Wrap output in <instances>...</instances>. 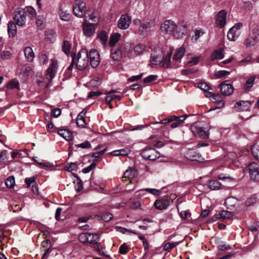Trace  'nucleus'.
<instances>
[{"label":"nucleus","instance_id":"b1692460","mask_svg":"<svg viewBox=\"0 0 259 259\" xmlns=\"http://www.w3.org/2000/svg\"><path fill=\"white\" fill-rule=\"evenodd\" d=\"M108 37V34L105 30H102L97 34L96 39L100 42L104 48L107 46Z\"/></svg>","mask_w":259,"mask_h":259},{"label":"nucleus","instance_id":"864d4df0","mask_svg":"<svg viewBox=\"0 0 259 259\" xmlns=\"http://www.w3.org/2000/svg\"><path fill=\"white\" fill-rule=\"evenodd\" d=\"M230 74V72L227 70H220L217 72L215 74V76L218 78H222Z\"/></svg>","mask_w":259,"mask_h":259},{"label":"nucleus","instance_id":"423d86ee","mask_svg":"<svg viewBox=\"0 0 259 259\" xmlns=\"http://www.w3.org/2000/svg\"><path fill=\"white\" fill-rule=\"evenodd\" d=\"M188 116L187 114H184L183 115L180 116H176L175 115L171 116L169 118H165L161 120L159 123L162 124H166L168 122H171L170 127L172 128L178 127L181 124ZM158 122L155 123H157Z\"/></svg>","mask_w":259,"mask_h":259},{"label":"nucleus","instance_id":"473e14b6","mask_svg":"<svg viewBox=\"0 0 259 259\" xmlns=\"http://www.w3.org/2000/svg\"><path fill=\"white\" fill-rule=\"evenodd\" d=\"M146 48L143 44H138L134 48V51L136 55H141Z\"/></svg>","mask_w":259,"mask_h":259},{"label":"nucleus","instance_id":"9d476101","mask_svg":"<svg viewBox=\"0 0 259 259\" xmlns=\"http://www.w3.org/2000/svg\"><path fill=\"white\" fill-rule=\"evenodd\" d=\"M227 12L224 10H221L217 14L215 18L216 26L220 28H224L226 24Z\"/></svg>","mask_w":259,"mask_h":259},{"label":"nucleus","instance_id":"774afa93","mask_svg":"<svg viewBox=\"0 0 259 259\" xmlns=\"http://www.w3.org/2000/svg\"><path fill=\"white\" fill-rule=\"evenodd\" d=\"M77 168V165L75 163H70L65 166V169L68 171H71L74 170Z\"/></svg>","mask_w":259,"mask_h":259},{"label":"nucleus","instance_id":"39448f33","mask_svg":"<svg viewBox=\"0 0 259 259\" xmlns=\"http://www.w3.org/2000/svg\"><path fill=\"white\" fill-rule=\"evenodd\" d=\"M258 42H259V26H255L250 31L244 44L246 47L249 48L254 46Z\"/></svg>","mask_w":259,"mask_h":259},{"label":"nucleus","instance_id":"4be33fe9","mask_svg":"<svg viewBox=\"0 0 259 259\" xmlns=\"http://www.w3.org/2000/svg\"><path fill=\"white\" fill-rule=\"evenodd\" d=\"M248 168L250 179L254 181L255 177L257 176L259 172V165L256 162H252L248 165Z\"/></svg>","mask_w":259,"mask_h":259},{"label":"nucleus","instance_id":"c03bdc74","mask_svg":"<svg viewBox=\"0 0 259 259\" xmlns=\"http://www.w3.org/2000/svg\"><path fill=\"white\" fill-rule=\"evenodd\" d=\"M62 50L66 54H68L70 51L71 44L67 40L64 41L62 45Z\"/></svg>","mask_w":259,"mask_h":259},{"label":"nucleus","instance_id":"f8f14e48","mask_svg":"<svg viewBox=\"0 0 259 259\" xmlns=\"http://www.w3.org/2000/svg\"><path fill=\"white\" fill-rule=\"evenodd\" d=\"M51 63L47 70L46 77L51 81L55 76L58 69V62L56 60L52 59Z\"/></svg>","mask_w":259,"mask_h":259},{"label":"nucleus","instance_id":"a19ab883","mask_svg":"<svg viewBox=\"0 0 259 259\" xmlns=\"http://www.w3.org/2000/svg\"><path fill=\"white\" fill-rule=\"evenodd\" d=\"M170 57H171V53H168L165 57L162 59V66L164 68H168L169 67L170 64Z\"/></svg>","mask_w":259,"mask_h":259},{"label":"nucleus","instance_id":"aec40b11","mask_svg":"<svg viewBox=\"0 0 259 259\" xmlns=\"http://www.w3.org/2000/svg\"><path fill=\"white\" fill-rule=\"evenodd\" d=\"M250 103L247 101H240L236 102L234 106L238 112L248 111L250 107Z\"/></svg>","mask_w":259,"mask_h":259},{"label":"nucleus","instance_id":"dca6fc26","mask_svg":"<svg viewBox=\"0 0 259 259\" xmlns=\"http://www.w3.org/2000/svg\"><path fill=\"white\" fill-rule=\"evenodd\" d=\"M210 100L213 103H217V105L208 109L207 111V112L213 111L215 109H221L224 106L225 102L220 94H214Z\"/></svg>","mask_w":259,"mask_h":259},{"label":"nucleus","instance_id":"49530a36","mask_svg":"<svg viewBox=\"0 0 259 259\" xmlns=\"http://www.w3.org/2000/svg\"><path fill=\"white\" fill-rule=\"evenodd\" d=\"M135 171L132 168L127 169L124 172L123 177L129 179H132L135 177Z\"/></svg>","mask_w":259,"mask_h":259},{"label":"nucleus","instance_id":"bf43d9fd","mask_svg":"<svg viewBox=\"0 0 259 259\" xmlns=\"http://www.w3.org/2000/svg\"><path fill=\"white\" fill-rule=\"evenodd\" d=\"M128 250V249L127 245L125 243H124L120 246L119 249V252L120 254H125L127 252Z\"/></svg>","mask_w":259,"mask_h":259},{"label":"nucleus","instance_id":"a878e982","mask_svg":"<svg viewBox=\"0 0 259 259\" xmlns=\"http://www.w3.org/2000/svg\"><path fill=\"white\" fill-rule=\"evenodd\" d=\"M224 51L223 49H219L214 50L211 55V60L213 61L214 60H221L224 57Z\"/></svg>","mask_w":259,"mask_h":259},{"label":"nucleus","instance_id":"4c0bfd02","mask_svg":"<svg viewBox=\"0 0 259 259\" xmlns=\"http://www.w3.org/2000/svg\"><path fill=\"white\" fill-rule=\"evenodd\" d=\"M56 32L54 29H50L46 32V38L51 42L55 40Z\"/></svg>","mask_w":259,"mask_h":259},{"label":"nucleus","instance_id":"09e8293b","mask_svg":"<svg viewBox=\"0 0 259 259\" xmlns=\"http://www.w3.org/2000/svg\"><path fill=\"white\" fill-rule=\"evenodd\" d=\"M115 229H116V230L117 231L121 232L123 234H125L126 232H128V233H132V234H134L135 235L137 234V233L136 232H135L134 231H132V230H128L126 228H123L121 227L116 226Z\"/></svg>","mask_w":259,"mask_h":259},{"label":"nucleus","instance_id":"1a4fd4ad","mask_svg":"<svg viewBox=\"0 0 259 259\" xmlns=\"http://www.w3.org/2000/svg\"><path fill=\"white\" fill-rule=\"evenodd\" d=\"M242 27V24L241 23H237L231 27L227 33L228 39L231 41L236 40L241 34Z\"/></svg>","mask_w":259,"mask_h":259},{"label":"nucleus","instance_id":"e2e57ef3","mask_svg":"<svg viewBox=\"0 0 259 259\" xmlns=\"http://www.w3.org/2000/svg\"><path fill=\"white\" fill-rule=\"evenodd\" d=\"M218 247L221 251L228 250L232 249L231 246L227 244H220Z\"/></svg>","mask_w":259,"mask_h":259},{"label":"nucleus","instance_id":"69168bd1","mask_svg":"<svg viewBox=\"0 0 259 259\" xmlns=\"http://www.w3.org/2000/svg\"><path fill=\"white\" fill-rule=\"evenodd\" d=\"M96 166V164L95 162H93L91 164H90L88 167L83 168L82 169V172L84 174L89 173L90 171H91L93 169L95 168Z\"/></svg>","mask_w":259,"mask_h":259},{"label":"nucleus","instance_id":"37998d69","mask_svg":"<svg viewBox=\"0 0 259 259\" xmlns=\"http://www.w3.org/2000/svg\"><path fill=\"white\" fill-rule=\"evenodd\" d=\"M101 83V79L100 78L97 77L95 79H92L89 83V85L92 88H97Z\"/></svg>","mask_w":259,"mask_h":259},{"label":"nucleus","instance_id":"8fccbe9b","mask_svg":"<svg viewBox=\"0 0 259 259\" xmlns=\"http://www.w3.org/2000/svg\"><path fill=\"white\" fill-rule=\"evenodd\" d=\"M12 54L8 51H4L1 54V58L3 60H8L11 58Z\"/></svg>","mask_w":259,"mask_h":259},{"label":"nucleus","instance_id":"9b49d317","mask_svg":"<svg viewBox=\"0 0 259 259\" xmlns=\"http://www.w3.org/2000/svg\"><path fill=\"white\" fill-rule=\"evenodd\" d=\"M163 53L160 48L155 49L151 55V63L152 65H157L162 62Z\"/></svg>","mask_w":259,"mask_h":259},{"label":"nucleus","instance_id":"cd10ccee","mask_svg":"<svg viewBox=\"0 0 259 259\" xmlns=\"http://www.w3.org/2000/svg\"><path fill=\"white\" fill-rule=\"evenodd\" d=\"M185 53V48H184L183 47H181V48L178 49L176 50L173 56V59L176 61L181 60V59L184 56Z\"/></svg>","mask_w":259,"mask_h":259},{"label":"nucleus","instance_id":"f704fd0d","mask_svg":"<svg viewBox=\"0 0 259 259\" xmlns=\"http://www.w3.org/2000/svg\"><path fill=\"white\" fill-rule=\"evenodd\" d=\"M76 124L78 127L81 128L84 127L86 125V122L82 114H78L76 117Z\"/></svg>","mask_w":259,"mask_h":259},{"label":"nucleus","instance_id":"4468645a","mask_svg":"<svg viewBox=\"0 0 259 259\" xmlns=\"http://www.w3.org/2000/svg\"><path fill=\"white\" fill-rule=\"evenodd\" d=\"M82 30L83 34L87 37H91L93 35L96 30V25L88 22L87 20L82 24Z\"/></svg>","mask_w":259,"mask_h":259},{"label":"nucleus","instance_id":"7c9ffc66","mask_svg":"<svg viewBox=\"0 0 259 259\" xmlns=\"http://www.w3.org/2000/svg\"><path fill=\"white\" fill-rule=\"evenodd\" d=\"M208 187L212 190H219L221 186V184L218 180H210L208 183Z\"/></svg>","mask_w":259,"mask_h":259},{"label":"nucleus","instance_id":"c756f323","mask_svg":"<svg viewBox=\"0 0 259 259\" xmlns=\"http://www.w3.org/2000/svg\"><path fill=\"white\" fill-rule=\"evenodd\" d=\"M121 36V34L118 33H115L112 34L110 37L109 40V45L110 47H114L117 42L119 41L120 38Z\"/></svg>","mask_w":259,"mask_h":259},{"label":"nucleus","instance_id":"72a5a7b5","mask_svg":"<svg viewBox=\"0 0 259 259\" xmlns=\"http://www.w3.org/2000/svg\"><path fill=\"white\" fill-rule=\"evenodd\" d=\"M218 215L221 219H231L233 214L231 212L227 210H221L218 212Z\"/></svg>","mask_w":259,"mask_h":259},{"label":"nucleus","instance_id":"4d7b16f0","mask_svg":"<svg viewBox=\"0 0 259 259\" xmlns=\"http://www.w3.org/2000/svg\"><path fill=\"white\" fill-rule=\"evenodd\" d=\"M198 87L204 92L208 91L211 89L210 87L205 82L199 83L198 84Z\"/></svg>","mask_w":259,"mask_h":259},{"label":"nucleus","instance_id":"338daca9","mask_svg":"<svg viewBox=\"0 0 259 259\" xmlns=\"http://www.w3.org/2000/svg\"><path fill=\"white\" fill-rule=\"evenodd\" d=\"M200 59V57H195L192 58V59L188 62V64L190 66L195 65L198 63Z\"/></svg>","mask_w":259,"mask_h":259},{"label":"nucleus","instance_id":"5701e85b","mask_svg":"<svg viewBox=\"0 0 259 259\" xmlns=\"http://www.w3.org/2000/svg\"><path fill=\"white\" fill-rule=\"evenodd\" d=\"M169 205V201L167 198H165L157 199L154 202L155 207L159 210L165 209Z\"/></svg>","mask_w":259,"mask_h":259},{"label":"nucleus","instance_id":"0e129e2a","mask_svg":"<svg viewBox=\"0 0 259 259\" xmlns=\"http://www.w3.org/2000/svg\"><path fill=\"white\" fill-rule=\"evenodd\" d=\"M218 178L221 180H228L230 182H233L234 181V179L230 176H227L224 174H221L219 175Z\"/></svg>","mask_w":259,"mask_h":259},{"label":"nucleus","instance_id":"a211bd4d","mask_svg":"<svg viewBox=\"0 0 259 259\" xmlns=\"http://www.w3.org/2000/svg\"><path fill=\"white\" fill-rule=\"evenodd\" d=\"M185 157L191 161H197L201 162L203 160V158H202L201 155L197 152L195 150L190 149L188 150L185 153Z\"/></svg>","mask_w":259,"mask_h":259},{"label":"nucleus","instance_id":"052dcab7","mask_svg":"<svg viewBox=\"0 0 259 259\" xmlns=\"http://www.w3.org/2000/svg\"><path fill=\"white\" fill-rule=\"evenodd\" d=\"M72 133L69 130L65 129L64 138L67 141H69L72 139Z\"/></svg>","mask_w":259,"mask_h":259},{"label":"nucleus","instance_id":"20e7f679","mask_svg":"<svg viewBox=\"0 0 259 259\" xmlns=\"http://www.w3.org/2000/svg\"><path fill=\"white\" fill-rule=\"evenodd\" d=\"M89 54L85 50L79 51L75 58L76 68L79 70H83L88 66Z\"/></svg>","mask_w":259,"mask_h":259},{"label":"nucleus","instance_id":"412c9836","mask_svg":"<svg viewBox=\"0 0 259 259\" xmlns=\"http://www.w3.org/2000/svg\"><path fill=\"white\" fill-rule=\"evenodd\" d=\"M221 93L225 96L231 95L234 92V88L231 84L225 83V82L220 85Z\"/></svg>","mask_w":259,"mask_h":259},{"label":"nucleus","instance_id":"13d9d810","mask_svg":"<svg viewBox=\"0 0 259 259\" xmlns=\"http://www.w3.org/2000/svg\"><path fill=\"white\" fill-rule=\"evenodd\" d=\"M158 76L156 75H150L145 77L143 81L145 83H150L152 81L155 80L157 79Z\"/></svg>","mask_w":259,"mask_h":259},{"label":"nucleus","instance_id":"bb28decb","mask_svg":"<svg viewBox=\"0 0 259 259\" xmlns=\"http://www.w3.org/2000/svg\"><path fill=\"white\" fill-rule=\"evenodd\" d=\"M24 53L26 60L32 62L34 58V54L31 47H27L24 49Z\"/></svg>","mask_w":259,"mask_h":259},{"label":"nucleus","instance_id":"c9c22d12","mask_svg":"<svg viewBox=\"0 0 259 259\" xmlns=\"http://www.w3.org/2000/svg\"><path fill=\"white\" fill-rule=\"evenodd\" d=\"M22 11L24 12V14L26 15H28L29 17L33 18L35 16L36 12L35 9L32 7H26Z\"/></svg>","mask_w":259,"mask_h":259},{"label":"nucleus","instance_id":"5fc2aeb1","mask_svg":"<svg viewBox=\"0 0 259 259\" xmlns=\"http://www.w3.org/2000/svg\"><path fill=\"white\" fill-rule=\"evenodd\" d=\"M145 191L150 193L155 196H159L161 194L160 190L152 188H146L144 190Z\"/></svg>","mask_w":259,"mask_h":259},{"label":"nucleus","instance_id":"f257e3e1","mask_svg":"<svg viewBox=\"0 0 259 259\" xmlns=\"http://www.w3.org/2000/svg\"><path fill=\"white\" fill-rule=\"evenodd\" d=\"M160 28L164 33L171 34L178 39L187 32V25L184 22H180L177 24L172 20H166L161 24Z\"/></svg>","mask_w":259,"mask_h":259},{"label":"nucleus","instance_id":"f3484780","mask_svg":"<svg viewBox=\"0 0 259 259\" xmlns=\"http://www.w3.org/2000/svg\"><path fill=\"white\" fill-rule=\"evenodd\" d=\"M88 243H89L91 244H92L94 246V248L99 252V253L101 254L102 252V251L99 248V244L98 243V240H99V235L96 233L91 234L88 233Z\"/></svg>","mask_w":259,"mask_h":259},{"label":"nucleus","instance_id":"7ed1b4c3","mask_svg":"<svg viewBox=\"0 0 259 259\" xmlns=\"http://www.w3.org/2000/svg\"><path fill=\"white\" fill-rule=\"evenodd\" d=\"M133 25L136 33L141 35H147L150 30V28L155 26V22L153 20L142 22L138 18L133 20Z\"/></svg>","mask_w":259,"mask_h":259},{"label":"nucleus","instance_id":"2f4dec72","mask_svg":"<svg viewBox=\"0 0 259 259\" xmlns=\"http://www.w3.org/2000/svg\"><path fill=\"white\" fill-rule=\"evenodd\" d=\"M59 15L60 18L64 21H69L71 18V15L67 11H63L62 9L60 8L59 11Z\"/></svg>","mask_w":259,"mask_h":259},{"label":"nucleus","instance_id":"de8ad7c7","mask_svg":"<svg viewBox=\"0 0 259 259\" xmlns=\"http://www.w3.org/2000/svg\"><path fill=\"white\" fill-rule=\"evenodd\" d=\"M15 179L14 177H9L5 180V184L8 188H12L15 185Z\"/></svg>","mask_w":259,"mask_h":259},{"label":"nucleus","instance_id":"f03ea898","mask_svg":"<svg viewBox=\"0 0 259 259\" xmlns=\"http://www.w3.org/2000/svg\"><path fill=\"white\" fill-rule=\"evenodd\" d=\"M210 126L205 121L196 122L192 124L190 130L192 133L195 136L202 139H206L209 138V131Z\"/></svg>","mask_w":259,"mask_h":259},{"label":"nucleus","instance_id":"0eeeda50","mask_svg":"<svg viewBox=\"0 0 259 259\" xmlns=\"http://www.w3.org/2000/svg\"><path fill=\"white\" fill-rule=\"evenodd\" d=\"M86 4L84 0H75L73 6L74 15L82 18L85 16Z\"/></svg>","mask_w":259,"mask_h":259},{"label":"nucleus","instance_id":"a18cd8bd","mask_svg":"<svg viewBox=\"0 0 259 259\" xmlns=\"http://www.w3.org/2000/svg\"><path fill=\"white\" fill-rule=\"evenodd\" d=\"M179 242H167L165 243L163 246V250L165 251H169V250L172 249L177 245H178Z\"/></svg>","mask_w":259,"mask_h":259},{"label":"nucleus","instance_id":"c85d7f7f","mask_svg":"<svg viewBox=\"0 0 259 259\" xmlns=\"http://www.w3.org/2000/svg\"><path fill=\"white\" fill-rule=\"evenodd\" d=\"M8 31L10 37H14L17 33L16 24L13 22H10L8 25Z\"/></svg>","mask_w":259,"mask_h":259},{"label":"nucleus","instance_id":"2eb2a0df","mask_svg":"<svg viewBox=\"0 0 259 259\" xmlns=\"http://www.w3.org/2000/svg\"><path fill=\"white\" fill-rule=\"evenodd\" d=\"M131 23V18L128 15H122L118 21V27L123 30L127 29Z\"/></svg>","mask_w":259,"mask_h":259},{"label":"nucleus","instance_id":"6e6d98bb","mask_svg":"<svg viewBox=\"0 0 259 259\" xmlns=\"http://www.w3.org/2000/svg\"><path fill=\"white\" fill-rule=\"evenodd\" d=\"M39 63L41 64H46L48 63L49 58L47 55L41 54L39 56Z\"/></svg>","mask_w":259,"mask_h":259},{"label":"nucleus","instance_id":"393cba45","mask_svg":"<svg viewBox=\"0 0 259 259\" xmlns=\"http://www.w3.org/2000/svg\"><path fill=\"white\" fill-rule=\"evenodd\" d=\"M111 57L114 61H120L122 58L120 48H113L111 50Z\"/></svg>","mask_w":259,"mask_h":259},{"label":"nucleus","instance_id":"6ab92c4d","mask_svg":"<svg viewBox=\"0 0 259 259\" xmlns=\"http://www.w3.org/2000/svg\"><path fill=\"white\" fill-rule=\"evenodd\" d=\"M14 19L18 25L22 26L25 24L26 16L22 10H17L15 12Z\"/></svg>","mask_w":259,"mask_h":259},{"label":"nucleus","instance_id":"58836bf2","mask_svg":"<svg viewBox=\"0 0 259 259\" xmlns=\"http://www.w3.org/2000/svg\"><path fill=\"white\" fill-rule=\"evenodd\" d=\"M255 80L254 76H251L247 80L246 84L244 87L245 91H249L251 88L252 87Z\"/></svg>","mask_w":259,"mask_h":259},{"label":"nucleus","instance_id":"603ef678","mask_svg":"<svg viewBox=\"0 0 259 259\" xmlns=\"http://www.w3.org/2000/svg\"><path fill=\"white\" fill-rule=\"evenodd\" d=\"M88 235V233H81L78 236L79 240L84 244L87 243L88 240V239H89Z\"/></svg>","mask_w":259,"mask_h":259},{"label":"nucleus","instance_id":"79ce46f5","mask_svg":"<svg viewBox=\"0 0 259 259\" xmlns=\"http://www.w3.org/2000/svg\"><path fill=\"white\" fill-rule=\"evenodd\" d=\"M121 97L119 95H108L106 97L105 101L106 103L108 105L109 108H111V105H110V102L113 101L114 99H117L118 100L121 99Z\"/></svg>","mask_w":259,"mask_h":259},{"label":"nucleus","instance_id":"3c124183","mask_svg":"<svg viewBox=\"0 0 259 259\" xmlns=\"http://www.w3.org/2000/svg\"><path fill=\"white\" fill-rule=\"evenodd\" d=\"M75 147L82 149H89L91 147V145L89 141H85L82 143L75 145Z\"/></svg>","mask_w":259,"mask_h":259},{"label":"nucleus","instance_id":"680f3d73","mask_svg":"<svg viewBox=\"0 0 259 259\" xmlns=\"http://www.w3.org/2000/svg\"><path fill=\"white\" fill-rule=\"evenodd\" d=\"M113 218V215L109 212H105L102 215V219L105 222H109Z\"/></svg>","mask_w":259,"mask_h":259},{"label":"nucleus","instance_id":"6e6552de","mask_svg":"<svg viewBox=\"0 0 259 259\" xmlns=\"http://www.w3.org/2000/svg\"><path fill=\"white\" fill-rule=\"evenodd\" d=\"M142 157L146 160H154L160 157V153L153 148H146L141 153Z\"/></svg>","mask_w":259,"mask_h":259},{"label":"nucleus","instance_id":"ddd939ff","mask_svg":"<svg viewBox=\"0 0 259 259\" xmlns=\"http://www.w3.org/2000/svg\"><path fill=\"white\" fill-rule=\"evenodd\" d=\"M90 64L93 68L97 67L100 64V59L99 53L97 50L92 49L89 54Z\"/></svg>","mask_w":259,"mask_h":259},{"label":"nucleus","instance_id":"ea45409f","mask_svg":"<svg viewBox=\"0 0 259 259\" xmlns=\"http://www.w3.org/2000/svg\"><path fill=\"white\" fill-rule=\"evenodd\" d=\"M251 150L253 157L259 161V145H254L252 146Z\"/></svg>","mask_w":259,"mask_h":259},{"label":"nucleus","instance_id":"e433bc0d","mask_svg":"<svg viewBox=\"0 0 259 259\" xmlns=\"http://www.w3.org/2000/svg\"><path fill=\"white\" fill-rule=\"evenodd\" d=\"M7 88L9 89H20L19 82L18 80L16 79L10 80L7 84Z\"/></svg>","mask_w":259,"mask_h":259}]
</instances>
